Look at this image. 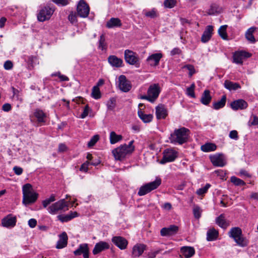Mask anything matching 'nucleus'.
<instances>
[{
  "label": "nucleus",
  "mask_w": 258,
  "mask_h": 258,
  "mask_svg": "<svg viewBox=\"0 0 258 258\" xmlns=\"http://www.w3.org/2000/svg\"><path fill=\"white\" fill-rule=\"evenodd\" d=\"M134 142V141L132 140L128 145L124 144L113 150L112 153L115 160H122L127 154L133 153L135 150V146H133Z\"/></svg>",
  "instance_id": "nucleus-1"
},
{
  "label": "nucleus",
  "mask_w": 258,
  "mask_h": 258,
  "mask_svg": "<svg viewBox=\"0 0 258 258\" xmlns=\"http://www.w3.org/2000/svg\"><path fill=\"white\" fill-rule=\"evenodd\" d=\"M161 183V179L160 178H156L155 180L146 183L141 186L138 194L140 196H144L151 191L156 189Z\"/></svg>",
  "instance_id": "nucleus-2"
},
{
  "label": "nucleus",
  "mask_w": 258,
  "mask_h": 258,
  "mask_svg": "<svg viewBox=\"0 0 258 258\" xmlns=\"http://www.w3.org/2000/svg\"><path fill=\"white\" fill-rule=\"evenodd\" d=\"M54 9L48 6L42 8L37 14V19L39 22H44L50 19L53 15Z\"/></svg>",
  "instance_id": "nucleus-3"
},
{
  "label": "nucleus",
  "mask_w": 258,
  "mask_h": 258,
  "mask_svg": "<svg viewBox=\"0 0 258 258\" xmlns=\"http://www.w3.org/2000/svg\"><path fill=\"white\" fill-rule=\"evenodd\" d=\"M124 59L125 61L131 65H135L136 67L140 66L138 54L132 50L126 49L124 51Z\"/></svg>",
  "instance_id": "nucleus-4"
},
{
  "label": "nucleus",
  "mask_w": 258,
  "mask_h": 258,
  "mask_svg": "<svg viewBox=\"0 0 258 258\" xmlns=\"http://www.w3.org/2000/svg\"><path fill=\"white\" fill-rule=\"evenodd\" d=\"M68 207V203L64 199L60 200L51 205L48 208V212L51 214H55L58 211L63 210Z\"/></svg>",
  "instance_id": "nucleus-5"
},
{
  "label": "nucleus",
  "mask_w": 258,
  "mask_h": 258,
  "mask_svg": "<svg viewBox=\"0 0 258 258\" xmlns=\"http://www.w3.org/2000/svg\"><path fill=\"white\" fill-rule=\"evenodd\" d=\"M77 15L82 18H86L88 17L90 8L89 5L84 0H80L77 7Z\"/></svg>",
  "instance_id": "nucleus-6"
},
{
  "label": "nucleus",
  "mask_w": 258,
  "mask_h": 258,
  "mask_svg": "<svg viewBox=\"0 0 258 258\" xmlns=\"http://www.w3.org/2000/svg\"><path fill=\"white\" fill-rule=\"evenodd\" d=\"M190 132L189 129L184 127L178 128V145L187 143L190 138Z\"/></svg>",
  "instance_id": "nucleus-7"
},
{
  "label": "nucleus",
  "mask_w": 258,
  "mask_h": 258,
  "mask_svg": "<svg viewBox=\"0 0 258 258\" xmlns=\"http://www.w3.org/2000/svg\"><path fill=\"white\" fill-rule=\"evenodd\" d=\"M177 156V153L172 149H167L163 152V156L160 160L161 164H165L167 162L174 161Z\"/></svg>",
  "instance_id": "nucleus-8"
},
{
  "label": "nucleus",
  "mask_w": 258,
  "mask_h": 258,
  "mask_svg": "<svg viewBox=\"0 0 258 258\" xmlns=\"http://www.w3.org/2000/svg\"><path fill=\"white\" fill-rule=\"evenodd\" d=\"M118 87L123 92H127L131 89V83L124 75H120L118 77Z\"/></svg>",
  "instance_id": "nucleus-9"
},
{
  "label": "nucleus",
  "mask_w": 258,
  "mask_h": 258,
  "mask_svg": "<svg viewBox=\"0 0 258 258\" xmlns=\"http://www.w3.org/2000/svg\"><path fill=\"white\" fill-rule=\"evenodd\" d=\"M160 92V88L158 84L151 85L148 88L147 94L150 97V102H153L158 98Z\"/></svg>",
  "instance_id": "nucleus-10"
},
{
  "label": "nucleus",
  "mask_w": 258,
  "mask_h": 258,
  "mask_svg": "<svg viewBox=\"0 0 258 258\" xmlns=\"http://www.w3.org/2000/svg\"><path fill=\"white\" fill-rule=\"evenodd\" d=\"M111 241L115 245L121 250L126 249L128 245L127 240L125 238L120 236H113Z\"/></svg>",
  "instance_id": "nucleus-11"
},
{
  "label": "nucleus",
  "mask_w": 258,
  "mask_h": 258,
  "mask_svg": "<svg viewBox=\"0 0 258 258\" xmlns=\"http://www.w3.org/2000/svg\"><path fill=\"white\" fill-rule=\"evenodd\" d=\"M210 158L213 165L215 166L223 167L226 164L224 157L222 154H215L210 156Z\"/></svg>",
  "instance_id": "nucleus-12"
},
{
  "label": "nucleus",
  "mask_w": 258,
  "mask_h": 258,
  "mask_svg": "<svg viewBox=\"0 0 258 258\" xmlns=\"http://www.w3.org/2000/svg\"><path fill=\"white\" fill-rule=\"evenodd\" d=\"M177 233V226L171 225L169 227H164L160 230V235L163 237H170Z\"/></svg>",
  "instance_id": "nucleus-13"
},
{
  "label": "nucleus",
  "mask_w": 258,
  "mask_h": 258,
  "mask_svg": "<svg viewBox=\"0 0 258 258\" xmlns=\"http://www.w3.org/2000/svg\"><path fill=\"white\" fill-rule=\"evenodd\" d=\"M16 217L9 214L2 220V224L5 227H13L16 225Z\"/></svg>",
  "instance_id": "nucleus-14"
},
{
  "label": "nucleus",
  "mask_w": 258,
  "mask_h": 258,
  "mask_svg": "<svg viewBox=\"0 0 258 258\" xmlns=\"http://www.w3.org/2000/svg\"><path fill=\"white\" fill-rule=\"evenodd\" d=\"M251 55L250 53L245 51L236 52L233 54V62L237 64H242L243 58H248Z\"/></svg>",
  "instance_id": "nucleus-15"
},
{
  "label": "nucleus",
  "mask_w": 258,
  "mask_h": 258,
  "mask_svg": "<svg viewBox=\"0 0 258 258\" xmlns=\"http://www.w3.org/2000/svg\"><path fill=\"white\" fill-rule=\"evenodd\" d=\"M74 253L76 256L83 254L84 258H89V247L88 244L86 243L80 244L79 247L74 251Z\"/></svg>",
  "instance_id": "nucleus-16"
},
{
  "label": "nucleus",
  "mask_w": 258,
  "mask_h": 258,
  "mask_svg": "<svg viewBox=\"0 0 258 258\" xmlns=\"http://www.w3.org/2000/svg\"><path fill=\"white\" fill-rule=\"evenodd\" d=\"M146 249V245L144 244L138 243L135 245L132 249L133 257H139L142 255Z\"/></svg>",
  "instance_id": "nucleus-17"
},
{
  "label": "nucleus",
  "mask_w": 258,
  "mask_h": 258,
  "mask_svg": "<svg viewBox=\"0 0 258 258\" xmlns=\"http://www.w3.org/2000/svg\"><path fill=\"white\" fill-rule=\"evenodd\" d=\"M231 107L234 110L244 109L247 107V102L243 99H238L231 103Z\"/></svg>",
  "instance_id": "nucleus-18"
},
{
  "label": "nucleus",
  "mask_w": 258,
  "mask_h": 258,
  "mask_svg": "<svg viewBox=\"0 0 258 258\" xmlns=\"http://www.w3.org/2000/svg\"><path fill=\"white\" fill-rule=\"evenodd\" d=\"M109 248V245L107 242L105 241H100L95 244L93 250V253L95 255Z\"/></svg>",
  "instance_id": "nucleus-19"
},
{
  "label": "nucleus",
  "mask_w": 258,
  "mask_h": 258,
  "mask_svg": "<svg viewBox=\"0 0 258 258\" xmlns=\"http://www.w3.org/2000/svg\"><path fill=\"white\" fill-rule=\"evenodd\" d=\"M162 57L161 53H157L150 55L147 59L148 63L151 66H156L159 64L160 59Z\"/></svg>",
  "instance_id": "nucleus-20"
},
{
  "label": "nucleus",
  "mask_w": 258,
  "mask_h": 258,
  "mask_svg": "<svg viewBox=\"0 0 258 258\" xmlns=\"http://www.w3.org/2000/svg\"><path fill=\"white\" fill-rule=\"evenodd\" d=\"M213 31V27L208 25L206 27L201 37V41L204 43L207 42L211 38Z\"/></svg>",
  "instance_id": "nucleus-21"
},
{
  "label": "nucleus",
  "mask_w": 258,
  "mask_h": 258,
  "mask_svg": "<svg viewBox=\"0 0 258 258\" xmlns=\"http://www.w3.org/2000/svg\"><path fill=\"white\" fill-rule=\"evenodd\" d=\"M156 115L158 119H164L167 115V110L163 104H159L156 108Z\"/></svg>",
  "instance_id": "nucleus-22"
},
{
  "label": "nucleus",
  "mask_w": 258,
  "mask_h": 258,
  "mask_svg": "<svg viewBox=\"0 0 258 258\" xmlns=\"http://www.w3.org/2000/svg\"><path fill=\"white\" fill-rule=\"evenodd\" d=\"M108 61L111 66L115 68L122 67L123 63V60L115 55H110L108 57Z\"/></svg>",
  "instance_id": "nucleus-23"
},
{
  "label": "nucleus",
  "mask_w": 258,
  "mask_h": 258,
  "mask_svg": "<svg viewBox=\"0 0 258 258\" xmlns=\"http://www.w3.org/2000/svg\"><path fill=\"white\" fill-rule=\"evenodd\" d=\"M68 243V236L65 232H62L59 235V239L57 241L56 248L61 249L66 247Z\"/></svg>",
  "instance_id": "nucleus-24"
},
{
  "label": "nucleus",
  "mask_w": 258,
  "mask_h": 258,
  "mask_svg": "<svg viewBox=\"0 0 258 258\" xmlns=\"http://www.w3.org/2000/svg\"><path fill=\"white\" fill-rule=\"evenodd\" d=\"M122 26L121 20L118 18H111L106 23V27L108 28L120 27Z\"/></svg>",
  "instance_id": "nucleus-25"
},
{
  "label": "nucleus",
  "mask_w": 258,
  "mask_h": 258,
  "mask_svg": "<svg viewBox=\"0 0 258 258\" xmlns=\"http://www.w3.org/2000/svg\"><path fill=\"white\" fill-rule=\"evenodd\" d=\"M34 115L37 118L39 123L45 122L46 118V114L41 109L37 108L34 110Z\"/></svg>",
  "instance_id": "nucleus-26"
},
{
  "label": "nucleus",
  "mask_w": 258,
  "mask_h": 258,
  "mask_svg": "<svg viewBox=\"0 0 258 258\" xmlns=\"http://www.w3.org/2000/svg\"><path fill=\"white\" fill-rule=\"evenodd\" d=\"M38 198V194L35 192H31L28 194V198L23 196V203L25 205H28L34 203Z\"/></svg>",
  "instance_id": "nucleus-27"
},
{
  "label": "nucleus",
  "mask_w": 258,
  "mask_h": 258,
  "mask_svg": "<svg viewBox=\"0 0 258 258\" xmlns=\"http://www.w3.org/2000/svg\"><path fill=\"white\" fill-rule=\"evenodd\" d=\"M216 223L220 227L224 229H226L229 225V222L226 221L225 215L223 214H221L216 218Z\"/></svg>",
  "instance_id": "nucleus-28"
},
{
  "label": "nucleus",
  "mask_w": 258,
  "mask_h": 258,
  "mask_svg": "<svg viewBox=\"0 0 258 258\" xmlns=\"http://www.w3.org/2000/svg\"><path fill=\"white\" fill-rule=\"evenodd\" d=\"M182 255L186 258L190 257L195 253V249L193 247L184 246L180 249Z\"/></svg>",
  "instance_id": "nucleus-29"
},
{
  "label": "nucleus",
  "mask_w": 258,
  "mask_h": 258,
  "mask_svg": "<svg viewBox=\"0 0 258 258\" xmlns=\"http://www.w3.org/2000/svg\"><path fill=\"white\" fill-rule=\"evenodd\" d=\"M224 85V87L230 91L236 90L241 88L240 85L238 83L233 82L229 80H226Z\"/></svg>",
  "instance_id": "nucleus-30"
},
{
  "label": "nucleus",
  "mask_w": 258,
  "mask_h": 258,
  "mask_svg": "<svg viewBox=\"0 0 258 258\" xmlns=\"http://www.w3.org/2000/svg\"><path fill=\"white\" fill-rule=\"evenodd\" d=\"M211 99L212 97L210 95V91L208 90H205L201 99V103L205 105H207L210 103Z\"/></svg>",
  "instance_id": "nucleus-31"
},
{
  "label": "nucleus",
  "mask_w": 258,
  "mask_h": 258,
  "mask_svg": "<svg viewBox=\"0 0 258 258\" xmlns=\"http://www.w3.org/2000/svg\"><path fill=\"white\" fill-rule=\"evenodd\" d=\"M138 116L145 123H148L151 122L153 119V115L151 114H145L141 109L138 110Z\"/></svg>",
  "instance_id": "nucleus-32"
},
{
  "label": "nucleus",
  "mask_w": 258,
  "mask_h": 258,
  "mask_svg": "<svg viewBox=\"0 0 258 258\" xmlns=\"http://www.w3.org/2000/svg\"><path fill=\"white\" fill-rule=\"evenodd\" d=\"M242 234L241 229L238 227L232 228L228 232L229 237L232 238L233 239L239 237Z\"/></svg>",
  "instance_id": "nucleus-33"
},
{
  "label": "nucleus",
  "mask_w": 258,
  "mask_h": 258,
  "mask_svg": "<svg viewBox=\"0 0 258 258\" xmlns=\"http://www.w3.org/2000/svg\"><path fill=\"white\" fill-rule=\"evenodd\" d=\"M110 143L111 144H114L122 139V136L120 135H117L115 132L112 131L110 133Z\"/></svg>",
  "instance_id": "nucleus-34"
},
{
  "label": "nucleus",
  "mask_w": 258,
  "mask_h": 258,
  "mask_svg": "<svg viewBox=\"0 0 258 258\" xmlns=\"http://www.w3.org/2000/svg\"><path fill=\"white\" fill-rule=\"evenodd\" d=\"M256 29V28L254 27H251L247 30L245 33L246 38L247 39V40H248L251 43H254L255 41V39L253 35V33H254Z\"/></svg>",
  "instance_id": "nucleus-35"
},
{
  "label": "nucleus",
  "mask_w": 258,
  "mask_h": 258,
  "mask_svg": "<svg viewBox=\"0 0 258 258\" xmlns=\"http://www.w3.org/2000/svg\"><path fill=\"white\" fill-rule=\"evenodd\" d=\"M207 239L208 241H213L217 238L218 232L214 228L210 229L207 232Z\"/></svg>",
  "instance_id": "nucleus-36"
},
{
  "label": "nucleus",
  "mask_w": 258,
  "mask_h": 258,
  "mask_svg": "<svg viewBox=\"0 0 258 258\" xmlns=\"http://www.w3.org/2000/svg\"><path fill=\"white\" fill-rule=\"evenodd\" d=\"M216 148L217 147L215 144L211 143H207L202 145L201 149L203 152H209L216 150Z\"/></svg>",
  "instance_id": "nucleus-37"
},
{
  "label": "nucleus",
  "mask_w": 258,
  "mask_h": 258,
  "mask_svg": "<svg viewBox=\"0 0 258 258\" xmlns=\"http://www.w3.org/2000/svg\"><path fill=\"white\" fill-rule=\"evenodd\" d=\"M226 101V95L222 96L220 101L215 102L213 104V107L216 110L223 108L225 105Z\"/></svg>",
  "instance_id": "nucleus-38"
},
{
  "label": "nucleus",
  "mask_w": 258,
  "mask_h": 258,
  "mask_svg": "<svg viewBox=\"0 0 258 258\" xmlns=\"http://www.w3.org/2000/svg\"><path fill=\"white\" fill-rule=\"evenodd\" d=\"M221 9L216 4H212L208 10V14L209 15H213L221 12Z\"/></svg>",
  "instance_id": "nucleus-39"
},
{
  "label": "nucleus",
  "mask_w": 258,
  "mask_h": 258,
  "mask_svg": "<svg viewBox=\"0 0 258 258\" xmlns=\"http://www.w3.org/2000/svg\"><path fill=\"white\" fill-rule=\"evenodd\" d=\"M237 245L241 247H244L247 245L248 242L245 238L243 236L242 234L239 237L234 239Z\"/></svg>",
  "instance_id": "nucleus-40"
},
{
  "label": "nucleus",
  "mask_w": 258,
  "mask_h": 258,
  "mask_svg": "<svg viewBox=\"0 0 258 258\" xmlns=\"http://www.w3.org/2000/svg\"><path fill=\"white\" fill-rule=\"evenodd\" d=\"M227 27V25H222L219 28L218 30L219 35L222 39L224 40H227L228 39V36L226 32Z\"/></svg>",
  "instance_id": "nucleus-41"
},
{
  "label": "nucleus",
  "mask_w": 258,
  "mask_h": 258,
  "mask_svg": "<svg viewBox=\"0 0 258 258\" xmlns=\"http://www.w3.org/2000/svg\"><path fill=\"white\" fill-rule=\"evenodd\" d=\"M91 96L95 99H100L101 97L99 88L98 86H94L92 90Z\"/></svg>",
  "instance_id": "nucleus-42"
},
{
  "label": "nucleus",
  "mask_w": 258,
  "mask_h": 258,
  "mask_svg": "<svg viewBox=\"0 0 258 258\" xmlns=\"http://www.w3.org/2000/svg\"><path fill=\"white\" fill-rule=\"evenodd\" d=\"M202 211V209L199 206L195 205L192 209L195 218L197 219H199L201 216Z\"/></svg>",
  "instance_id": "nucleus-43"
},
{
  "label": "nucleus",
  "mask_w": 258,
  "mask_h": 258,
  "mask_svg": "<svg viewBox=\"0 0 258 258\" xmlns=\"http://www.w3.org/2000/svg\"><path fill=\"white\" fill-rule=\"evenodd\" d=\"M230 181L236 186H241L245 185V182L244 181L234 176H232L231 177Z\"/></svg>",
  "instance_id": "nucleus-44"
},
{
  "label": "nucleus",
  "mask_w": 258,
  "mask_h": 258,
  "mask_svg": "<svg viewBox=\"0 0 258 258\" xmlns=\"http://www.w3.org/2000/svg\"><path fill=\"white\" fill-rule=\"evenodd\" d=\"M32 186L30 183H27L23 186V195L26 198H28V194L32 192L31 191Z\"/></svg>",
  "instance_id": "nucleus-45"
},
{
  "label": "nucleus",
  "mask_w": 258,
  "mask_h": 258,
  "mask_svg": "<svg viewBox=\"0 0 258 258\" xmlns=\"http://www.w3.org/2000/svg\"><path fill=\"white\" fill-rule=\"evenodd\" d=\"M116 105V99L114 98H111L107 102V108L109 110L114 109Z\"/></svg>",
  "instance_id": "nucleus-46"
},
{
  "label": "nucleus",
  "mask_w": 258,
  "mask_h": 258,
  "mask_svg": "<svg viewBox=\"0 0 258 258\" xmlns=\"http://www.w3.org/2000/svg\"><path fill=\"white\" fill-rule=\"evenodd\" d=\"M68 20L72 24L77 23L78 21L76 13L73 11L71 12L68 16Z\"/></svg>",
  "instance_id": "nucleus-47"
},
{
  "label": "nucleus",
  "mask_w": 258,
  "mask_h": 258,
  "mask_svg": "<svg viewBox=\"0 0 258 258\" xmlns=\"http://www.w3.org/2000/svg\"><path fill=\"white\" fill-rule=\"evenodd\" d=\"M144 15L146 17L150 18L157 17L158 15L157 11L155 9H153L150 11H144Z\"/></svg>",
  "instance_id": "nucleus-48"
},
{
  "label": "nucleus",
  "mask_w": 258,
  "mask_h": 258,
  "mask_svg": "<svg viewBox=\"0 0 258 258\" xmlns=\"http://www.w3.org/2000/svg\"><path fill=\"white\" fill-rule=\"evenodd\" d=\"M74 218V216H70L69 214L67 215H59L57 216V218L62 222H68Z\"/></svg>",
  "instance_id": "nucleus-49"
},
{
  "label": "nucleus",
  "mask_w": 258,
  "mask_h": 258,
  "mask_svg": "<svg viewBox=\"0 0 258 258\" xmlns=\"http://www.w3.org/2000/svg\"><path fill=\"white\" fill-rule=\"evenodd\" d=\"M210 186L211 185L209 183H207L204 187L199 188L198 190H197L196 192L198 195H203L207 192L208 189L210 188Z\"/></svg>",
  "instance_id": "nucleus-50"
},
{
  "label": "nucleus",
  "mask_w": 258,
  "mask_h": 258,
  "mask_svg": "<svg viewBox=\"0 0 258 258\" xmlns=\"http://www.w3.org/2000/svg\"><path fill=\"white\" fill-rule=\"evenodd\" d=\"M182 69H187L188 71V75L190 77L195 73V69L192 65H185L182 67Z\"/></svg>",
  "instance_id": "nucleus-51"
},
{
  "label": "nucleus",
  "mask_w": 258,
  "mask_h": 258,
  "mask_svg": "<svg viewBox=\"0 0 258 258\" xmlns=\"http://www.w3.org/2000/svg\"><path fill=\"white\" fill-rule=\"evenodd\" d=\"M176 4V0H165L164 2L165 7L167 8H172L174 7Z\"/></svg>",
  "instance_id": "nucleus-52"
},
{
  "label": "nucleus",
  "mask_w": 258,
  "mask_h": 258,
  "mask_svg": "<svg viewBox=\"0 0 258 258\" xmlns=\"http://www.w3.org/2000/svg\"><path fill=\"white\" fill-rule=\"evenodd\" d=\"M99 139V136L98 135L94 136L90 140V141L88 143V147H92L95 145V144L97 143V142Z\"/></svg>",
  "instance_id": "nucleus-53"
},
{
  "label": "nucleus",
  "mask_w": 258,
  "mask_h": 258,
  "mask_svg": "<svg viewBox=\"0 0 258 258\" xmlns=\"http://www.w3.org/2000/svg\"><path fill=\"white\" fill-rule=\"evenodd\" d=\"M194 89H195V85L192 84L190 87H188L186 89V94L188 96H190V97L195 98V95L194 92Z\"/></svg>",
  "instance_id": "nucleus-54"
},
{
  "label": "nucleus",
  "mask_w": 258,
  "mask_h": 258,
  "mask_svg": "<svg viewBox=\"0 0 258 258\" xmlns=\"http://www.w3.org/2000/svg\"><path fill=\"white\" fill-rule=\"evenodd\" d=\"M169 140L172 143L176 144L177 143V130H175L174 133L171 134Z\"/></svg>",
  "instance_id": "nucleus-55"
},
{
  "label": "nucleus",
  "mask_w": 258,
  "mask_h": 258,
  "mask_svg": "<svg viewBox=\"0 0 258 258\" xmlns=\"http://www.w3.org/2000/svg\"><path fill=\"white\" fill-rule=\"evenodd\" d=\"M105 39L103 34H102L100 37L99 45V47L103 50L106 48Z\"/></svg>",
  "instance_id": "nucleus-56"
},
{
  "label": "nucleus",
  "mask_w": 258,
  "mask_h": 258,
  "mask_svg": "<svg viewBox=\"0 0 258 258\" xmlns=\"http://www.w3.org/2000/svg\"><path fill=\"white\" fill-rule=\"evenodd\" d=\"M52 1L59 6H65L69 4V0H52Z\"/></svg>",
  "instance_id": "nucleus-57"
},
{
  "label": "nucleus",
  "mask_w": 258,
  "mask_h": 258,
  "mask_svg": "<svg viewBox=\"0 0 258 258\" xmlns=\"http://www.w3.org/2000/svg\"><path fill=\"white\" fill-rule=\"evenodd\" d=\"M249 125H255L258 124V117L253 115L249 121Z\"/></svg>",
  "instance_id": "nucleus-58"
},
{
  "label": "nucleus",
  "mask_w": 258,
  "mask_h": 258,
  "mask_svg": "<svg viewBox=\"0 0 258 258\" xmlns=\"http://www.w3.org/2000/svg\"><path fill=\"white\" fill-rule=\"evenodd\" d=\"M4 67L6 70H11L13 67V63L11 60H7L4 63Z\"/></svg>",
  "instance_id": "nucleus-59"
},
{
  "label": "nucleus",
  "mask_w": 258,
  "mask_h": 258,
  "mask_svg": "<svg viewBox=\"0 0 258 258\" xmlns=\"http://www.w3.org/2000/svg\"><path fill=\"white\" fill-rule=\"evenodd\" d=\"M90 110L91 109L88 105H86L84 108L83 113L81 115V117L82 118H85L88 115L89 112Z\"/></svg>",
  "instance_id": "nucleus-60"
},
{
  "label": "nucleus",
  "mask_w": 258,
  "mask_h": 258,
  "mask_svg": "<svg viewBox=\"0 0 258 258\" xmlns=\"http://www.w3.org/2000/svg\"><path fill=\"white\" fill-rule=\"evenodd\" d=\"M90 164V162L88 161H86L81 166L80 170L86 172L88 170V165Z\"/></svg>",
  "instance_id": "nucleus-61"
},
{
  "label": "nucleus",
  "mask_w": 258,
  "mask_h": 258,
  "mask_svg": "<svg viewBox=\"0 0 258 258\" xmlns=\"http://www.w3.org/2000/svg\"><path fill=\"white\" fill-rule=\"evenodd\" d=\"M229 137L231 139L237 140L238 139V133L235 130L231 131L229 133Z\"/></svg>",
  "instance_id": "nucleus-62"
},
{
  "label": "nucleus",
  "mask_w": 258,
  "mask_h": 258,
  "mask_svg": "<svg viewBox=\"0 0 258 258\" xmlns=\"http://www.w3.org/2000/svg\"><path fill=\"white\" fill-rule=\"evenodd\" d=\"M13 170L15 173L18 175H21L23 171V169L22 168L16 166L14 167Z\"/></svg>",
  "instance_id": "nucleus-63"
},
{
  "label": "nucleus",
  "mask_w": 258,
  "mask_h": 258,
  "mask_svg": "<svg viewBox=\"0 0 258 258\" xmlns=\"http://www.w3.org/2000/svg\"><path fill=\"white\" fill-rule=\"evenodd\" d=\"M215 173H216L218 176H219L222 179L225 177L226 173L222 170H216Z\"/></svg>",
  "instance_id": "nucleus-64"
}]
</instances>
